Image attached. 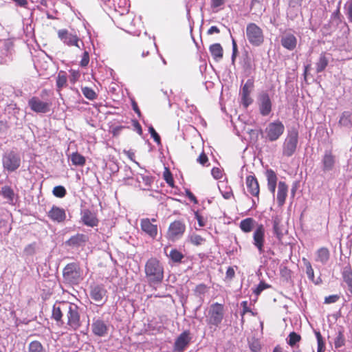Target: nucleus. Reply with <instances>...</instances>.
I'll return each mask as SVG.
<instances>
[{"label": "nucleus", "instance_id": "13", "mask_svg": "<svg viewBox=\"0 0 352 352\" xmlns=\"http://www.w3.org/2000/svg\"><path fill=\"white\" fill-rule=\"evenodd\" d=\"M31 110L37 113H46L50 111L51 102L42 101L38 97L33 96L28 100Z\"/></svg>", "mask_w": 352, "mask_h": 352}, {"label": "nucleus", "instance_id": "58", "mask_svg": "<svg viewBox=\"0 0 352 352\" xmlns=\"http://www.w3.org/2000/svg\"><path fill=\"white\" fill-rule=\"evenodd\" d=\"M9 126L6 120H0V135L5 133L8 129Z\"/></svg>", "mask_w": 352, "mask_h": 352}, {"label": "nucleus", "instance_id": "55", "mask_svg": "<svg viewBox=\"0 0 352 352\" xmlns=\"http://www.w3.org/2000/svg\"><path fill=\"white\" fill-rule=\"evenodd\" d=\"M340 299V296L338 294L330 295L325 297L324 303L331 304L337 302Z\"/></svg>", "mask_w": 352, "mask_h": 352}, {"label": "nucleus", "instance_id": "23", "mask_svg": "<svg viewBox=\"0 0 352 352\" xmlns=\"http://www.w3.org/2000/svg\"><path fill=\"white\" fill-rule=\"evenodd\" d=\"M92 333L99 337L104 336L108 332V327L106 323L98 319L94 320L91 324Z\"/></svg>", "mask_w": 352, "mask_h": 352}, {"label": "nucleus", "instance_id": "41", "mask_svg": "<svg viewBox=\"0 0 352 352\" xmlns=\"http://www.w3.org/2000/svg\"><path fill=\"white\" fill-rule=\"evenodd\" d=\"M189 241L194 245L199 246L206 242V239L197 234H192L189 236Z\"/></svg>", "mask_w": 352, "mask_h": 352}, {"label": "nucleus", "instance_id": "29", "mask_svg": "<svg viewBox=\"0 0 352 352\" xmlns=\"http://www.w3.org/2000/svg\"><path fill=\"white\" fill-rule=\"evenodd\" d=\"M342 276L344 282L347 285L349 291L352 294V269L349 265L344 267Z\"/></svg>", "mask_w": 352, "mask_h": 352}, {"label": "nucleus", "instance_id": "45", "mask_svg": "<svg viewBox=\"0 0 352 352\" xmlns=\"http://www.w3.org/2000/svg\"><path fill=\"white\" fill-rule=\"evenodd\" d=\"M53 195L58 198H63L66 195L67 191L64 186H56L53 188Z\"/></svg>", "mask_w": 352, "mask_h": 352}, {"label": "nucleus", "instance_id": "63", "mask_svg": "<svg viewBox=\"0 0 352 352\" xmlns=\"http://www.w3.org/2000/svg\"><path fill=\"white\" fill-rule=\"evenodd\" d=\"M133 125L134 128L135 129L137 133L141 135L142 134V129L140 124L138 122V121H137V120L133 121Z\"/></svg>", "mask_w": 352, "mask_h": 352}, {"label": "nucleus", "instance_id": "46", "mask_svg": "<svg viewBox=\"0 0 352 352\" xmlns=\"http://www.w3.org/2000/svg\"><path fill=\"white\" fill-rule=\"evenodd\" d=\"M345 344V339L342 331H339L334 340V345L336 349L344 346Z\"/></svg>", "mask_w": 352, "mask_h": 352}, {"label": "nucleus", "instance_id": "6", "mask_svg": "<svg viewBox=\"0 0 352 352\" xmlns=\"http://www.w3.org/2000/svg\"><path fill=\"white\" fill-rule=\"evenodd\" d=\"M285 126L278 120L270 122L264 130L263 138L269 142L278 140L284 133Z\"/></svg>", "mask_w": 352, "mask_h": 352}, {"label": "nucleus", "instance_id": "10", "mask_svg": "<svg viewBox=\"0 0 352 352\" xmlns=\"http://www.w3.org/2000/svg\"><path fill=\"white\" fill-rule=\"evenodd\" d=\"M257 104L261 116H267L270 114L272 110V101L267 91H263L258 94Z\"/></svg>", "mask_w": 352, "mask_h": 352}, {"label": "nucleus", "instance_id": "22", "mask_svg": "<svg viewBox=\"0 0 352 352\" xmlns=\"http://www.w3.org/2000/svg\"><path fill=\"white\" fill-rule=\"evenodd\" d=\"M335 164L336 156L333 154L332 151H326L322 159V170L327 172L333 170Z\"/></svg>", "mask_w": 352, "mask_h": 352}, {"label": "nucleus", "instance_id": "54", "mask_svg": "<svg viewBox=\"0 0 352 352\" xmlns=\"http://www.w3.org/2000/svg\"><path fill=\"white\" fill-rule=\"evenodd\" d=\"M316 336L318 342V352H321L324 347L322 336L319 331L316 332Z\"/></svg>", "mask_w": 352, "mask_h": 352}, {"label": "nucleus", "instance_id": "24", "mask_svg": "<svg viewBox=\"0 0 352 352\" xmlns=\"http://www.w3.org/2000/svg\"><path fill=\"white\" fill-rule=\"evenodd\" d=\"M288 186L285 182H279L278 184L277 203L279 206H283L287 196Z\"/></svg>", "mask_w": 352, "mask_h": 352}, {"label": "nucleus", "instance_id": "4", "mask_svg": "<svg viewBox=\"0 0 352 352\" xmlns=\"http://www.w3.org/2000/svg\"><path fill=\"white\" fill-rule=\"evenodd\" d=\"M64 283L70 285H78L82 280V272L78 263H70L63 270Z\"/></svg>", "mask_w": 352, "mask_h": 352}, {"label": "nucleus", "instance_id": "40", "mask_svg": "<svg viewBox=\"0 0 352 352\" xmlns=\"http://www.w3.org/2000/svg\"><path fill=\"white\" fill-rule=\"evenodd\" d=\"M169 257L174 263H180L184 258V255L177 249H172L169 254Z\"/></svg>", "mask_w": 352, "mask_h": 352}, {"label": "nucleus", "instance_id": "7", "mask_svg": "<svg viewBox=\"0 0 352 352\" xmlns=\"http://www.w3.org/2000/svg\"><path fill=\"white\" fill-rule=\"evenodd\" d=\"M1 162L3 168L8 172L16 170L21 163L19 154L13 150L6 151L2 155Z\"/></svg>", "mask_w": 352, "mask_h": 352}, {"label": "nucleus", "instance_id": "52", "mask_svg": "<svg viewBox=\"0 0 352 352\" xmlns=\"http://www.w3.org/2000/svg\"><path fill=\"white\" fill-rule=\"evenodd\" d=\"M89 54L87 51H85L82 54V58L80 61V66L81 67H86L88 66L89 63Z\"/></svg>", "mask_w": 352, "mask_h": 352}, {"label": "nucleus", "instance_id": "44", "mask_svg": "<svg viewBox=\"0 0 352 352\" xmlns=\"http://www.w3.org/2000/svg\"><path fill=\"white\" fill-rule=\"evenodd\" d=\"M344 12L350 23H352V0H348L344 7Z\"/></svg>", "mask_w": 352, "mask_h": 352}, {"label": "nucleus", "instance_id": "1", "mask_svg": "<svg viewBox=\"0 0 352 352\" xmlns=\"http://www.w3.org/2000/svg\"><path fill=\"white\" fill-rule=\"evenodd\" d=\"M79 307L68 301L56 302L52 307V318L59 327L67 324V329L76 331L81 326Z\"/></svg>", "mask_w": 352, "mask_h": 352}, {"label": "nucleus", "instance_id": "53", "mask_svg": "<svg viewBox=\"0 0 352 352\" xmlns=\"http://www.w3.org/2000/svg\"><path fill=\"white\" fill-rule=\"evenodd\" d=\"M148 131L151 135V137L153 138L154 141L158 144V145H160L161 144V138H160V135L156 132V131L155 130V129L151 126L149 128H148Z\"/></svg>", "mask_w": 352, "mask_h": 352}, {"label": "nucleus", "instance_id": "20", "mask_svg": "<svg viewBox=\"0 0 352 352\" xmlns=\"http://www.w3.org/2000/svg\"><path fill=\"white\" fill-rule=\"evenodd\" d=\"M81 221L84 225L91 228L97 226L99 223L96 214L89 209L81 212Z\"/></svg>", "mask_w": 352, "mask_h": 352}, {"label": "nucleus", "instance_id": "34", "mask_svg": "<svg viewBox=\"0 0 352 352\" xmlns=\"http://www.w3.org/2000/svg\"><path fill=\"white\" fill-rule=\"evenodd\" d=\"M70 160L74 166H83L86 163L85 157L78 152L73 153L70 156Z\"/></svg>", "mask_w": 352, "mask_h": 352}, {"label": "nucleus", "instance_id": "56", "mask_svg": "<svg viewBox=\"0 0 352 352\" xmlns=\"http://www.w3.org/2000/svg\"><path fill=\"white\" fill-rule=\"evenodd\" d=\"M211 174L215 179H221L223 176L222 172L219 168L214 167L211 170Z\"/></svg>", "mask_w": 352, "mask_h": 352}, {"label": "nucleus", "instance_id": "27", "mask_svg": "<svg viewBox=\"0 0 352 352\" xmlns=\"http://www.w3.org/2000/svg\"><path fill=\"white\" fill-rule=\"evenodd\" d=\"M281 45L288 50H293L297 45V39L292 34H287L281 38Z\"/></svg>", "mask_w": 352, "mask_h": 352}, {"label": "nucleus", "instance_id": "9", "mask_svg": "<svg viewBox=\"0 0 352 352\" xmlns=\"http://www.w3.org/2000/svg\"><path fill=\"white\" fill-rule=\"evenodd\" d=\"M298 142V133L293 129L289 131L283 145V155L286 157L292 156L296 151Z\"/></svg>", "mask_w": 352, "mask_h": 352}, {"label": "nucleus", "instance_id": "17", "mask_svg": "<svg viewBox=\"0 0 352 352\" xmlns=\"http://www.w3.org/2000/svg\"><path fill=\"white\" fill-rule=\"evenodd\" d=\"M107 290L102 284H94L90 287V296L92 300L101 305L105 301L104 298H107Z\"/></svg>", "mask_w": 352, "mask_h": 352}, {"label": "nucleus", "instance_id": "47", "mask_svg": "<svg viewBox=\"0 0 352 352\" xmlns=\"http://www.w3.org/2000/svg\"><path fill=\"white\" fill-rule=\"evenodd\" d=\"M197 162L203 166H210L208 157L204 153V151L200 153L199 157L197 158Z\"/></svg>", "mask_w": 352, "mask_h": 352}, {"label": "nucleus", "instance_id": "26", "mask_svg": "<svg viewBox=\"0 0 352 352\" xmlns=\"http://www.w3.org/2000/svg\"><path fill=\"white\" fill-rule=\"evenodd\" d=\"M330 258V251L326 247H321L315 253V261L323 265L327 263Z\"/></svg>", "mask_w": 352, "mask_h": 352}, {"label": "nucleus", "instance_id": "21", "mask_svg": "<svg viewBox=\"0 0 352 352\" xmlns=\"http://www.w3.org/2000/svg\"><path fill=\"white\" fill-rule=\"evenodd\" d=\"M89 241V236L84 234L78 233L74 236H72L65 244L72 248H79L83 246Z\"/></svg>", "mask_w": 352, "mask_h": 352}, {"label": "nucleus", "instance_id": "8", "mask_svg": "<svg viewBox=\"0 0 352 352\" xmlns=\"http://www.w3.org/2000/svg\"><path fill=\"white\" fill-rule=\"evenodd\" d=\"M57 35L58 38L68 47H76L80 49L81 45H84L82 41L75 32H71L67 29L58 30Z\"/></svg>", "mask_w": 352, "mask_h": 352}, {"label": "nucleus", "instance_id": "15", "mask_svg": "<svg viewBox=\"0 0 352 352\" xmlns=\"http://www.w3.org/2000/svg\"><path fill=\"white\" fill-rule=\"evenodd\" d=\"M192 340L189 330H185L175 339L173 345L174 352H184Z\"/></svg>", "mask_w": 352, "mask_h": 352}, {"label": "nucleus", "instance_id": "43", "mask_svg": "<svg viewBox=\"0 0 352 352\" xmlns=\"http://www.w3.org/2000/svg\"><path fill=\"white\" fill-rule=\"evenodd\" d=\"M163 178L169 186L174 187V179L168 168L165 167L163 173Z\"/></svg>", "mask_w": 352, "mask_h": 352}, {"label": "nucleus", "instance_id": "28", "mask_svg": "<svg viewBox=\"0 0 352 352\" xmlns=\"http://www.w3.org/2000/svg\"><path fill=\"white\" fill-rule=\"evenodd\" d=\"M266 177L268 189L274 195L277 185V175L273 170L269 169L266 171Z\"/></svg>", "mask_w": 352, "mask_h": 352}, {"label": "nucleus", "instance_id": "57", "mask_svg": "<svg viewBox=\"0 0 352 352\" xmlns=\"http://www.w3.org/2000/svg\"><path fill=\"white\" fill-rule=\"evenodd\" d=\"M195 219L197 220L198 224L200 227L206 226V222L203 216H201L198 211L195 212Z\"/></svg>", "mask_w": 352, "mask_h": 352}, {"label": "nucleus", "instance_id": "50", "mask_svg": "<svg viewBox=\"0 0 352 352\" xmlns=\"http://www.w3.org/2000/svg\"><path fill=\"white\" fill-rule=\"evenodd\" d=\"M271 287V285H268L267 283H265V282L263 281H261L259 283V284L257 285V287H256V289L254 290V293L256 295V296H258L261 294V293L264 290V289H268Z\"/></svg>", "mask_w": 352, "mask_h": 352}, {"label": "nucleus", "instance_id": "39", "mask_svg": "<svg viewBox=\"0 0 352 352\" xmlns=\"http://www.w3.org/2000/svg\"><path fill=\"white\" fill-rule=\"evenodd\" d=\"M302 262L305 266L306 268V274L308 277V278L312 281L314 282V271L311 266V263L305 258H302Z\"/></svg>", "mask_w": 352, "mask_h": 352}, {"label": "nucleus", "instance_id": "16", "mask_svg": "<svg viewBox=\"0 0 352 352\" xmlns=\"http://www.w3.org/2000/svg\"><path fill=\"white\" fill-rule=\"evenodd\" d=\"M265 228L263 224H257L253 232V245L260 254L264 252Z\"/></svg>", "mask_w": 352, "mask_h": 352}, {"label": "nucleus", "instance_id": "48", "mask_svg": "<svg viewBox=\"0 0 352 352\" xmlns=\"http://www.w3.org/2000/svg\"><path fill=\"white\" fill-rule=\"evenodd\" d=\"M208 291V287L204 283L197 285L194 290L196 296L204 295Z\"/></svg>", "mask_w": 352, "mask_h": 352}, {"label": "nucleus", "instance_id": "62", "mask_svg": "<svg viewBox=\"0 0 352 352\" xmlns=\"http://www.w3.org/2000/svg\"><path fill=\"white\" fill-rule=\"evenodd\" d=\"M125 128L124 126H117L112 129L111 133L113 136H117L120 134V131Z\"/></svg>", "mask_w": 352, "mask_h": 352}, {"label": "nucleus", "instance_id": "19", "mask_svg": "<svg viewBox=\"0 0 352 352\" xmlns=\"http://www.w3.org/2000/svg\"><path fill=\"white\" fill-rule=\"evenodd\" d=\"M47 216L52 221L58 223L64 222L67 217L65 210L54 205L47 212Z\"/></svg>", "mask_w": 352, "mask_h": 352}, {"label": "nucleus", "instance_id": "36", "mask_svg": "<svg viewBox=\"0 0 352 352\" xmlns=\"http://www.w3.org/2000/svg\"><path fill=\"white\" fill-rule=\"evenodd\" d=\"M28 352H46V351L39 341L34 340L29 344Z\"/></svg>", "mask_w": 352, "mask_h": 352}, {"label": "nucleus", "instance_id": "51", "mask_svg": "<svg viewBox=\"0 0 352 352\" xmlns=\"http://www.w3.org/2000/svg\"><path fill=\"white\" fill-rule=\"evenodd\" d=\"M70 77L69 80L72 84L76 83L80 77V73L78 70L70 69L69 71Z\"/></svg>", "mask_w": 352, "mask_h": 352}, {"label": "nucleus", "instance_id": "49", "mask_svg": "<svg viewBox=\"0 0 352 352\" xmlns=\"http://www.w3.org/2000/svg\"><path fill=\"white\" fill-rule=\"evenodd\" d=\"M0 229L1 230V232L4 235H8L10 230H11V226L8 224V222L7 220L5 219H1L0 220Z\"/></svg>", "mask_w": 352, "mask_h": 352}, {"label": "nucleus", "instance_id": "32", "mask_svg": "<svg viewBox=\"0 0 352 352\" xmlns=\"http://www.w3.org/2000/svg\"><path fill=\"white\" fill-rule=\"evenodd\" d=\"M273 231L278 241L282 242L284 234L280 223V219L278 217H276L273 219Z\"/></svg>", "mask_w": 352, "mask_h": 352}, {"label": "nucleus", "instance_id": "31", "mask_svg": "<svg viewBox=\"0 0 352 352\" xmlns=\"http://www.w3.org/2000/svg\"><path fill=\"white\" fill-rule=\"evenodd\" d=\"M329 64V59L326 56L325 52H322L320 54L319 58L316 63V70L317 73L323 72Z\"/></svg>", "mask_w": 352, "mask_h": 352}, {"label": "nucleus", "instance_id": "25", "mask_svg": "<svg viewBox=\"0 0 352 352\" xmlns=\"http://www.w3.org/2000/svg\"><path fill=\"white\" fill-rule=\"evenodd\" d=\"M338 126L350 130L352 127V111H344L339 118Z\"/></svg>", "mask_w": 352, "mask_h": 352}, {"label": "nucleus", "instance_id": "64", "mask_svg": "<svg viewBox=\"0 0 352 352\" xmlns=\"http://www.w3.org/2000/svg\"><path fill=\"white\" fill-rule=\"evenodd\" d=\"M280 274L284 277H289L291 275V271L286 267H284L280 270Z\"/></svg>", "mask_w": 352, "mask_h": 352}, {"label": "nucleus", "instance_id": "14", "mask_svg": "<svg viewBox=\"0 0 352 352\" xmlns=\"http://www.w3.org/2000/svg\"><path fill=\"white\" fill-rule=\"evenodd\" d=\"M155 218H143L140 221L141 230L149 237L155 239L157 235L158 226Z\"/></svg>", "mask_w": 352, "mask_h": 352}, {"label": "nucleus", "instance_id": "33", "mask_svg": "<svg viewBox=\"0 0 352 352\" xmlns=\"http://www.w3.org/2000/svg\"><path fill=\"white\" fill-rule=\"evenodd\" d=\"M255 221L253 218L248 217L245 219H243L239 224V228L241 230L245 233L250 232L254 226Z\"/></svg>", "mask_w": 352, "mask_h": 352}, {"label": "nucleus", "instance_id": "2", "mask_svg": "<svg viewBox=\"0 0 352 352\" xmlns=\"http://www.w3.org/2000/svg\"><path fill=\"white\" fill-rule=\"evenodd\" d=\"M144 273L150 286L160 285L164 279V265L157 258L151 257L146 261Z\"/></svg>", "mask_w": 352, "mask_h": 352}, {"label": "nucleus", "instance_id": "61", "mask_svg": "<svg viewBox=\"0 0 352 352\" xmlns=\"http://www.w3.org/2000/svg\"><path fill=\"white\" fill-rule=\"evenodd\" d=\"M186 196L194 204H197L198 203V201H197V199L196 198V197L189 190H186Z\"/></svg>", "mask_w": 352, "mask_h": 352}, {"label": "nucleus", "instance_id": "11", "mask_svg": "<svg viewBox=\"0 0 352 352\" xmlns=\"http://www.w3.org/2000/svg\"><path fill=\"white\" fill-rule=\"evenodd\" d=\"M186 231V225L184 221L176 220L170 223L168 226L166 237L168 239L174 241L180 239Z\"/></svg>", "mask_w": 352, "mask_h": 352}, {"label": "nucleus", "instance_id": "3", "mask_svg": "<svg viewBox=\"0 0 352 352\" xmlns=\"http://www.w3.org/2000/svg\"><path fill=\"white\" fill-rule=\"evenodd\" d=\"M224 305L221 303H212L208 309L206 316V323L210 329L217 330L224 318Z\"/></svg>", "mask_w": 352, "mask_h": 352}, {"label": "nucleus", "instance_id": "37", "mask_svg": "<svg viewBox=\"0 0 352 352\" xmlns=\"http://www.w3.org/2000/svg\"><path fill=\"white\" fill-rule=\"evenodd\" d=\"M81 91L83 96L89 100L93 101L98 97L97 93L91 87H82Z\"/></svg>", "mask_w": 352, "mask_h": 352}, {"label": "nucleus", "instance_id": "38", "mask_svg": "<svg viewBox=\"0 0 352 352\" xmlns=\"http://www.w3.org/2000/svg\"><path fill=\"white\" fill-rule=\"evenodd\" d=\"M301 339L302 338L300 334L292 331L289 334L287 342L290 346L294 347L297 343L300 342Z\"/></svg>", "mask_w": 352, "mask_h": 352}, {"label": "nucleus", "instance_id": "42", "mask_svg": "<svg viewBox=\"0 0 352 352\" xmlns=\"http://www.w3.org/2000/svg\"><path fill=\"white\" fill-rule=\"evenodd\" d=\"M1 194L4 198L12 201L14 199V192L11 187L5 186L1 188Z\"/></svg>", "mask_w": 352, "mask_h": 352}, {"label": "nucleus", "instance_id": "12", "mask_svg": "<svg viewBox=\"0 0 352 352\" xmlns=\"http://www.w3.org/2000/svg\"><path fill=\"white\" fill-rule=\"evenodd\" d=\"M254 88V81L252 78L247 80L245 83L243 85L240 92L241 102L244 108H248L253 102V99L251 97V94Z\"/></svg>", "mask_w": 352, "mask_h": 352}, {"label": "nucleus", "instance_id": "18", "mask_svg": "<svg viewBox=\"0 0 352 352\" xmlns=\"http://www.w3.org/2000/svg\"><path fill=\"white\" fill-rule=\"evenodd\" d=\"M245 184L248 192L259 200L260 186L258 179L254 175H248L245 178Z\"/></svg>", "mask_w": 352, "mask_h": 352}, {"label": "nucleus", "instance_id": "5", "mask_svg": "<svg viewBox=\"0 0 352 352\" xmlns=\"http://www.w3.org/2000/svg\"><path fill=\"white\" fill-rule=\"evenodd\" d=\"M246 37L250 43L254 47H259L264 43L265 35L263 30L254 23H250L246 26Z\"/></svg>", "mask_w": 352, "mask_h": 352}, {"label": "nucleus", "instance_id": "59", "mask_svg": "<svg viewBox=\"0 0 352 352\" xmlns=\"http://www.w3.org/2000/svg\"><path fill=\"white\" fill-rule=\"evenodd\" d=\"M226 0H211V8L216 9L225 3Z\"/></svg>", "mask_w": 352, "mask_h": 352}, {"label": "nucleus", "instance_id": "60", "mask_svg": "<svg viewBox=\"0 0 352 352\" xmlns=\"http://www.w3.org/2000/svg\"><path fill=\"white\" fill-rule=\"evenodd\" d=\"M235 275L234 270L232 267H229L227 269L226 273V277L228 279H232Z\"/></svg>", "mask_w": 352, "mask_h": 352}, {"label": "nucleus", "instance_id": "30", "mask_svg": "<svg viewBox=\"0 0 352 352\" xmlns=\"http://www.w3.org/2000/svg\"><path fill=\"white\" fill-rule=\"evenodd\" d=\"M210 52L215 60H219L223 58V50L219 43H214L210 46Z\"/></svg>", "mask_w": 352, "mask_h": 352}, {"label": "nucleus", "instance_id": "35", "mask_svg": "<svg viewBox=\"0 0 352 352\" xmlns=\"http://www.w3.org/2000/svg\"><path fill=\"white\" fill-rule=\"evenodd\" d=\"M67 77L65 72L60 71L56 78V86L58 90L60 91L62 88L67 86Z\"/></svg>", "mask_w": 352, "mask_h": 352}]
</instances>
